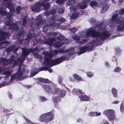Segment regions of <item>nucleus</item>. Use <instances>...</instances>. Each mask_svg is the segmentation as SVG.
I'll list each match as a JSON object with an SVG mask.
<instances>
[{
  "label": "nucleus",
  "mask_w": 124,
  "mask_h": 124,
  "mask_svg": "<svg viewBox=\"0 0 124 124\" xmlns=\"http://www.w3.org/2000/svg\"><path fill=\"white\" fill-rule=\"evenodd\" d=\"M54 117V115L52 112H50L47 113V122L52 120Z\"/></svg>",
  "instance_id": "a211bd4d"
},
{
  "label": "nucleus",
  "mask_w": 124,
  "mask_h": 124,
  "mask_svg": "<svg viewBox=\"0 0 124 124\" xmlns=\"http://www.w3.org/2000/svg\"><path fill=\"white\" fill-rule=\"evenodd\" d=\"M103 22H102L100 24H98L95 27L89 28L86 32L83 31L80 32V36L81 37L85 38L91 35V37L94 39L86 46L79 48V51L78 53V55L85 52L86 51H90L93 49L94 45H101V41L107 39L109 37L108 32L104 30L106 26L103 25Z\"/></svg>",
  "instance_id": "f257e3e1"
},
{
  "label": "nucleus",
  "mask_w": 124,
  "mask_h": 124,
  "mask_svg": "<svg viewBox=\"0 0 124 124\" xmlns=\"http://www.w3.org/2000/svg\"><path fill=\"white\" fill-rule=\"evenodd\" d=\"M38 80L39 81L41 82L45 83H46V79H45L43 78H38Z\"/></svg>",
  "instance_id": "c9c22d12"
},
{
  "label": "nucleus",
  "mask_w": 124,
  "mask_h": 124,
  "mask_svg": "<svg viewBox=\"0 0 124 124\" xmlns=\"http://www.w3.org/2000/svg\"><path fill=\"white\" fill-rule=\"evenodd\" d=\"M69 51V50H54L52 52H48L47 51V64H48L51 66L55 65V62H53L54 60H52L53 56L57 55L59 53H63L68 52Z\"/></svg>",
  "instance_id": "39448f33"
},
{
  "label": "nucleus",
  "mask_w": 124,
  "mask_h": 124,
  "mask_svg": "<svg viewBox=\"0 0 124 124\" xmlns=\"http://www.w3.org/2000/svg\"><path fill=\"white\" fill-rule=\"evenodd\" d=\"M75 50L74 48H71L70 51L69 53V55H71L74 54Z\"/></svg>",
  "instance_id": "ea45409f"
},
{
  "label": "nucleus",
  "mask_w": 124,
  "mask_h": 124,
  "mask_svg": "<svg viewBox=\"0 0 124 124\" xmlns=\"http://www.w3.org/2000/svg\"><path fill=\"white\" fill-rule=\"evenodd\" d=\"M9 36L8 33L3 32L0 30V41L6 39ZM8 44V42L7 41L1 42L0 43V48L5 47Z\"/></svg>",
  "instance_id": "1a4fd4ad"
},
{
  "label": "nucleus",
  "mask_w": 124,
  "mask_h": 124,
  "mask_svg": "<svg viewBox=\"0 0 124 124\" xmlns=\"http://www.w3.org/2000/svg\"><path fill=\"white\" fill-rule=\"evenodd\" d=\"M44 25V26L43 27L42 31L43 32L45 33H46V23H45L43 24L42 25Z\"/></svg>",
  "instance_id": "58836bf2"
},
{
  "label": "nucleus",
  "mask_w": 124,
  "mask_h": 124,
  "mask_svg": "<svg viewBox=\"0 0 124 124\" xmlns=\"http://www.w3.org/2000/svg\"><path fill=\"white\" fill-rule=\"evenodd\" d=\"M50 6L48 2H47V9L50 7Z\"/></svg>",
  "instance_id": "338daca9"
},
{
  "label": "nucleus",
  "mask_w": 124,
  "mask_h": 124,
  "mask_svg": "<svg viewBox=\"0 0 124 124\" xmlns=\"http://www.w3.org/2000/svg\"><path fill=\"white\" fill-rule=\"evenodd\" d=\"M48 65L51 66H52L49 65L48 64H47V71H48L50 73H51L52 72L53 70L51 68H49L47 67V66Z\"/></svg>",
  "instance_id": "3c124183"
},
{
  "label": "nucleus",
  "mask_w": 124,
  "mask_h": 124,
  "mask_svg": "<svg viewBox=\"0 0 124 124\" xmlns=\"http://www.w3.org/2000/svg\"><path fill=\"white\" fill-rule=\"evenodd\" d=\"M59 36L57 37V39L59 40H65V39L63 36L61 35V34L59 33Z\"/></svg>",
  "instance_id": "473e14b6"
},
{
  "label": "nucleus",
  "mask_w": 124,
  "mask_h": 124,
  "mask_svg": "<svg viewBox=\"0 0 124 124\" xmlns=\"http://www.w3.org/2000/svg\"><path fill=\"white\" fill-rule=\"evenodd\" d=\"M18 63L16 61H15L13 63V65L12 66V67H14L17 66L18 65Z\"/></svg>",
  "instance_id": "052dcab7"
},
{
  "label": "nucleus",
  "mask_w": 124,
  "mask_h": 124,
  "mask_svg": "<svg viewBox=\"0 0 124 124\" xmlns=\"http://www.w3.org/2000/svg\"><path fill=\"white\" fill-rule=\"evenodd\" d=\"M7 14V12L3 10H0V14L3 16L6 15Z\"/></svg>",
  "instance_id": "79ce46f5"
},
{
  "label": "nucleus",
  "mask_w": 124,
  "mask_h": 124,
  "mask_svg": "<svg viewBox=\"0 0 124 124\" xmlns=\"http://www.w3.org/2000/svg\"><path fill=\"white\" fill-rule=\"evenodd\" d=\"M46 119V114L45 113L41 115L39 119V120L41 122H44Z\"/></svg>",
  "instance_id": "5701e85b"
},
{
  "label": "nucleus",
  "mask_w": 124,
  "mask_h": 124,
  "mask_svg": "<svg viewBox=\"0 0 124 124\" xmlns=\"http://www.w3.org/2000/svg\"><path fill=\"white\" fill-rule=\"evenodd\" d=\"M57 79L58 83L59 84L63 86H65V85L64 84H62V76H58Z\"/></svg>",
  "instance_id": "cd10ccee"
},
{
  "label": "nucleus",
  "mask_w": 124,
  "mask_h": 124,
  "mask_svg": "<svg viewBox=\"0 0 124 124\" xmlns=\"http://www.w3.org/2000/svg\"><path fill=\"white\" fill-rule=\"evenodd\" d=\"M63 2V0H56L55 2L58 4H61Z\"/></svg>",
  "instance_id": "603ef678"
},
{
  "label": "nucleus",
  "mask_w": 124,
  "mask_h": 124,
  "mask_svg": "<svg viewBox=\"0 0 124 124\" xmlns=\"http://www.w3.org/2000/svg\"><path fill=\"white\" fill-rule=\"evenodd\" d=\"M58 9L54 8L50 10L49 11H47V16L48 14H55L58 12Z\"/></svg>",
  "instance_id": "4be33fe9"
},
{
  "label": "nucleus",
  "mask_w": 124,
  "mask_h": 124,
  "mask_svg": "<svg viewBox=\"0 0 124 124\" xmlns=\"http://www.w3.org/2000/svg\"><path fill=\"white\" fill-rule=\"evenodd\" d=\"M89 116L90 117H93L95 116V112H90L88 114Z\"/></svg>",
  "instance_id": "c03bdc74"
},
{
  "label": "nucleus",
  "mask_w": 124,
  "mask_h": 124,
  "mask_svg": "<svg viewBox=\"0 0 124 124\" xmlns=\"http://www.w3.org/2000/svg\"><path fill=\"white\" fill-rule=\"evenodd\" d=\"M38 99L40 102H44L46 101V98L43 96H40L39 97Z\"/></svg>",
  "instance_id": "2f4dec72"
},
{
  "label": "nucleus",
  "mask_w": 124,
  "mask_h": 124,
  "mask_svg": "<svg viewBox=\"0 0 124 124\" xmlns=\"http://www.w3.org/2000/svg\"><path fill=\"white\" fill-rule=\"evenodd\" d=\"M115 111L112 109L105 110L103 112V114L107 117L108 120L111 122L115 120Z\"/></svg>",
  "instance_id": "9b49d317"
},
{
  "label": "nucleus",
  "mask_w": 124,
  "mask_h": 124,
  "mask_svg": "<svg viewBox=\"0 0 124 124\" xmlns=\"http://www.w3.org/2000/svg\"><path fill=\"white\" fill-rule=\"evenodd\" d=\"M79 98L80 100L83 101H87L89 99L88 96L86 95L85 93H83L82 92L79 96Z\"/></svg>",
  "instance_id": "dca6fc26"
},
{
  "label": "nucleus",
  "mask_w": 124,
  "mask_h": 124,
  "mask_svg": "<svg viewBox=\"0 0 124 124\" xmlns=\"http://www.w3.org/2000/svg\"><path fill=\"white\" fill-rule=\"evenodd\" d=\"M72 93L74 95H80L82 92V91L80 89L78 88L74 89L72 90Z\"/></svg>",
  "instance_id": "6ab92c4d"
},
{
  "label": "nucleus",
  "mask_w": 124,
  "mask_h": 124,
  "mask_svg": "<svg viewBox=\"0 0 124 124\" xmlns=\"http://www.w3.org/2000/svg\"><path fill=\"white\" fill-rule=\"evenodd\" d=\"M89 22L91 23L94 24V23H96L95 20L93 18H91L89 20Z\"/></svg>",
  "instance_id": "49530a36"
},
{
  "label": "nucleus",
  "mask_w": 124,
  "mask_h": 124,
  "mask_svg": "<svg viewBox=\"0 0 124 124\" xmlns=\"http://www.w3.org/2000/svg\"><path fill=\"white\" fill-rule=\"evenodd\" d=\"M72 38L74 40L77 41L78 43L81 44H84L87 41V39H84L81 41H79V38L76 35H73Z\"/></svg>",
  "instance_id": "4468645a"
},
{
  "label": "nucleus",
  "mask_w": 124,
  "mask_h": 124,
  "mask_svg": "<svg viewBox=\"0 0 124 124\" xmlns=\"http://www.w3.org/2000/svg\"><path fill=\"white\" fill-rule=\"evenodd\" d=\"M42 16L41 15H39L38 16L37 18L35 19L36 21H38V23L39 25H42L44 24L46 22V21L45 20L41 19Z\"/></svg>",
  "instance_id": "2eb2a0df"
},
{
  "label": "nucleus",
  "mask_w": 124,
  "mask_h": 124,
  "mask_svg": "<svg viewBox=\"0 0 124 124\" xmlns=\"http://www.w3.org/2000/svg\"><path fill=\"white\" fill-rule=\"evenodd\" d=\"M120 110L121 112H123L124 110V107L123 105L122 104H121L120 106Z\"/></svg>",
  "instance_id": "5fc2aeb1"
},
{
  "label": "nucleus",
  "mask_w": 124,
  "mask_h": 124,
  "mask_svg": "<svg viewBox=\"0 0 124 124\" xmlns=\"http://www.w3.org/2000/svg\"><path fill=\"white\" fill-rule=\"evenodd\" d=\"M7 7L9 9L10 11L9 12L7 15L8 18H6L4 21L6 25L9 26V29L13 30H19V32H20L21 34H23V32H21L20 28H18V26H17L16 23V24L13 23L11 24L12 20H11V17L12 15V11L15 10V8L13 5L11 3H9L7 6Z\"/></svg>",
  "instance_id": "7ed1b4c3"
},
{
  "label": "nucleus",
  "mask_w": 124,
  "mask_h": 124,
  "mask_svg": "<svg viewBox=\"0 0 124 124\" xmlns=\"http://www.w3.org/2000/svg\"><path fill=\"white\" fill-rule=\"evenodd\" d=\"M59 98L58 96H56L54 99V101L55 102L57 103L58 100H59Z\"/></svg>",
  "instance_id": "09e8293b"
},
{
  "label": "nucleus",
  "mask_w": 124,
  "mask_h": 124,
  "mask_svg": "<svg viewBox=\"0 0 124 124\" xmlns=\"http://www.w3.org/2000/svg\"><path fill=\"white\" fill-rule=\"evenodd\" d=\"M111 91L114 97H116L117 96V92L116 89L115 88H113L111 89Z\"/></svg>",
  "instance_id": "393cba45"
},
{
  "label": "nucleus",
  "mask_w": 124,
  "mask_h": 124,
  "mask_svg": "<svg viewBox=\"0 0 124 124\" xmlns=\"http://www.w3.org/2000/svg\"><path fill=\"white\" fill-rule=\"evenodd\" d=\"M95 116H100L101 115V113L100 112L97 113V112H95Z\"/></svg>",
  "instance_id": "680f3d73"
},
{
  "label": "nucleus",
  "mask_w": 124,
  "mask_h": 124,
  "mask_svg": "<svg viewBox=\"0 0 124 124\" xmlns=\"http://www.w3.org/2000/svg\"><path fill=\"white\" fill-rule=\"evenodd\" d=\"M22 55L19 58L17 59L18 62L20 63L18 70L16 73L14 74L11 76L10 80V82H11L15 78H18L21 76L24 73V69H21V64L24 60L25 58L28 55H29L30 52H32L33 54L35 55L34 57L37 59L41 60L42 59L41 55H36L38 54L41 50L43 49L41 47H39L37 48V47H35L33 49H27L25 48H22Z\"/></svg>",
  "instance_id": "f03ea898"
},
{
  "label": "nucleus",
  "mask_w": 124,
  "mask_h": 124,
  "mask_svg": "<svg viewBox=\"0 0 124 124\" xmlns=\"http://www.w3.org/2000/svg\"><path fill=\"white\" fill-rule=\"evenodd\" d=\"M112 60L113 61H115L116 62H117V58L116 57L113 56L112 58Z\"/></svg>",
  "instance_id": "bf43d9fd"
},
{
  "label": "nucleus",
  "mask_w": 124,
  "mask_h": 124,
  "mask_svg": "<svg viewBox=\"0 0 124 124\" xmlns=\"http://www.w3.org/2000/svg\"><path fill=\"white\" fill-rule=\"evenodd\" d=\"M86 74L87 76L89 78H91L93 76V73L91 72H87L86 73Z\"/></svg>",
  "instance_id": "e433bc0d"
},
{
  "label": "nucleus",
  "mask_w": 124,
  "mask_h": 124,
  "mask_svg": "<svg viewBox=\"0 0 124 124\" xmlns=\"http://www.w3.org/2000/svg\"><path fill=\"white\" fill-rule=\"evenodd\" d=\"M8 96H9V97L11 99L12 98V95H11V94L10 93H9L8 94Z\"/></svg>",
  "instance_id": "774afa93"
},
{
  "label": "nucleus",
  "mask_w": 124,
  "mask_h": 124,
  "mask_svg": "<svg viewBox=\"0 0 124 124\" xmlns=\"http://www.w3.org/2000/svg\"><path fill=\"white\" fill-rule=\"evenodd\" d=\"M64 44V43L63 42L58 41L54 43V47L58 48Z\"/></svg>",
  "instance_id": "aec40b11"
},
{
  "label": "nucleus",
  "mask_w": 124,
  "mask_h": 124,
  "mask_svg": "<svg viewBox=\"0 0 124 124\" xmlns=\"http://www.w3.org/2000/svg\"><path fill=\"white\" fill-rule=\"evenodd\" d=\"M15 57L14 56H12L10 57V58L8 59H7L6 60V62H8V63L9 64L11 63L14 61V59H13Z\"/></svg>",
  "instance_id": "c756f323"
},
{
  "label": "nucleus",
  "mask_w": 124,
  "mask_h": 124,
  "mask_svg": "<svg viewBox=\"0 0 124 124\" xmlns=\"http://www.w3.org/2000/svg\"><path fill=\"white\" fill-rule=\"evenodd\" d=\"M36 31H34L33 29H31L30 30V32L28 33L27 38L23 40H18L21 43H24L25 44H27L28 43L29 41H30L31 42L33 41L34 44H36L39 42L38 40H36V37L38 36L39 33L38 32H37L36 34Z\"/></svg>",
  "instance_id": "20e7f679"
},
{
  "label": "nucleus",
  "mask_w": 124,
  "mask_h": 124,
  "mask_svg": "<svg viewBox=\"0 0 124 124\" xmlns=\"http://www.w3.org/2000/svg\"><path fill=\"white\" fill-rule=\"evenodd\" d=\"M120 15H122L124 14V8L121 9L119 12Z\"/></svg>",
  "instance_id": "6e6d98bb"
},
{
  "label": "nucleus",
  "mask_w": 124,
  "mask_h": 124,
  "mask_svg": "<svg viewBox=\"0 0 124 124\" xmlns=\"http://www.w3.org/2000/svg\"><path fill=\"white\" fill-rule=\"evenodd\" d=\"M18 47H19L18 46L16 48V46L15 45H13L8 47L6 49L7 54H8V52L11 51H13V52L15 53L17 50Z\"/></svg>",
  "instance_id": "f3484780"
},
{
  "label": "nucleus",
  "mask_w": 124,
  "mask_h": 124,
  "mask_svg": "<svg viewBox=\"0 0 124 124\" xmlns=\"http://www.w3.org/2000/svg\"><path fill=\"white\" fill-rule=\"evenodd\" d=\"M105 65L106 67H108L110 66V65L109 64L108 62H105Z\"/></svg>",
  "instance_id": "e2e57ef3"
},
{
  "label": "nucleus",
  "mask_w": 124,
  "mask_h": 124,
  "mask_svg": "<svg viewBox=\"0 0 124 124\" xmlns=\"http://www.w3.org/2000/svg\"><path fill=\"white\" fill-rule=\"evenodd\" d=\"M43 87L45 90H46V84H45L43 85Z\"/></svg>",
  "instance_id": "0e129e2a"
},
{
  "label": "nucleus",
  "mask_w": 124,
  "mask_h": 124,
  "mask_svg": "<svg viewBox=\"0 0 124 124\" xmlns=\"http://www.w3.org/2000/svg\"><path fill=\"white\" fill-rule=\"evenodd\" d=\"M69 55V54H68L66 53L60 57L54 59L53 62H55V63L54 65L59 64L62 62L64 60L68 59Z\"/></svg>",
  "instance_id": "f8f14e48"
},
{
  "label": "nucleus",
  "mask_w": 124,
  "mask_h": 124,
  "mask_svg": "<svg viewBox=\"0 0 124 124\" xmlns=\"http://www.w3.org/2000/svg\"><path fill=\"white\" fill-rule=\"evenodd\" d=\"M79 15L78 12H76L73 13L70 16V19L71 21L73 19H74L78 16Z\"/></svg>",
  "instance_id": "412c9836"
},
{
  "label": "nucleus",
  "mask_w": 124,
  "mask_h": 124,
  "mask_svg": "<svg viewBox=\"0 0 124 124\" xmlns=\"http://www.w3.org/2000/svg\"><path fill=\"white\" fill-rule=\"evenodd\" d=\"M69 23L68 24H65L64 25V28L65 30H66L67 28L69 26Z\"/></svg>",
  "instance_id": "4d7b16f0"
},
{
  "label": "nucleus",
  "mask_w": 124,
  "mask_h": 124,
  "mask_svg": "<svg viewBox=\"0 0 124 124\" xmlns=\"http://www.w3.org/2000/svg\"><path fill=\"white\" fill-rule=\"evenodd\" d=\"M23 9V8H22L21 6H18L16 8V10L17 13L18 14V13H19L21 10Z\"/></svg>",
  "instance_id": "a19ab883"
},
{
  "label": "nucleus",
  "mask_w": 124,
  "mask_h": 124,
  "mask_svg": "<svg viewBox=\"0 0 124 124\" xmlns=\"http://www.w3.org/2000/svg\"><path fill=\"white\" fill-rule=\"evenodd\" d=\"M71 32L73 33H75L76 31L77 30L76 28L73 27L70 29Z\"/></svg>",
  "instance_id": "a18cd8bd"
},
{
  "label": "nucleus",
  "mask_w": 124,
  "mask_h": 124,
  "mask_svg": "<svg viewBox=\"0 0 124 124\" xmlns=\"http://www.w3.org/2000/svg\"><path fill=\"white\" fill-rule=\"evenodd\" d=\"M50 20H53V21L55 20L54 17H53V16H52V17H50ZM49 23L50 25L52 26H55V29H56L57 28V27L56 26V24L55 23L54 21H53L52 22H51L50 21Z\"/></svg>",
  "instance_id": "b1692460"
},
{
  "label": "nucleus",
  "mask_w": 124,
  "mask_h": 124,
  "mask_svg": "<svg viewBox=\"0 0 124 124\" xmlns=\"http://www.w3.org/2000/svg\"><path fill=\"white\" fill-rule=\"evenodd\" d=\"M74 78L76 80H77L79 81H81V78L80 76H78L77 74H74L73 75Z\"/></svg>",
  "instance_id": "72a5a7b5"
},
{
  "label": "nucleus",
  "mask_w": 124,
  "mask_h": 124,
  "mask_svg": "<svg viewBox=\"0 0 124 124\" xmlns=\"http://www.w3.org/2000/svg\"><path fill=\"white\" fill-rule=\"evenodd\" d=\"M119 102V101H115L113 102V103L114 104H117Z\"/></svg>",
  "instance_id": "69168bd1"
},
{
  "label": "nucleus",
  "mask_w": 124,
  "mask_h": 124,
  "mask_svg": "<svg viewBox=\"0 0 124 124\" xmlns=\"http://www.w3.org/2000/svg\"><path fill=\"white\" fill-rule=\"evenodd\" d=\"M102 5L103 6L102 10L104 11H106L109 8V6L106 2L103 3Z\"/></svg>",
  "instance_id": "a878e982"
},
{
  "label": "nucleus",
  "mask_w": 124,
  "mask_h": 124,
  "mask_svg": "<svg viewBox=\"0 0 124 124\" xmlns=\"http://www.w3.org/2000/svg\"><path fill=\"white\" fill-rule=\"evenodd\" d=\"M59 22H66V20L63 17H58L57 19Z\"/></svg>",
  "instance_id": "4c0bfd02"
},
{
  "label": "nucleus",
  "mask_w": 124,
  "mask_h": 124,
  "mask_svg": "<svg viewBox=\"0 0 124 124\" xmlns=\"http://www.w3.org/2000/svg\"><path fill=\"white\" fill-rule=\"evenodd\" d=\"M55 40V39L54 38L47 39V45H51Z\"/></svg>",
  "instance_id": "bb28decb"
},
{
  "label": "nucleus",
  "mask_w": 124,
  "mask_h": 124,
  "mask_svg": "<svg viewBox=\"0 0 124 124\" xmlns=\"http://www.w3.org/2000/svg\"><path fill=\"white\" fill-rule=\"evenodd\" d=\"M75 1L74 0H69L67 3V4L69 6L73 5Z\"/></svg>",
  "instance_id": "f704fd0d"
},
{
  "label": "nucleus",
  "mask_w": 124,
  "mask_h": 124,
  "mask_svg": "<svg viewBox=\"0 0 124 124\" xmlns=\"http://www.w3.org/2000/svg\"><path fill=\"white\" fill-rule=\"evenodd\" d=\"M3 74L6 75L5 76V78H8L9 76H10L11 75V72L9 71H5L3 73Z\"/></svg>",
  "instance_id": "7c9ffc66"
},
{
  "label": "nucleus",
  "mask_w": 124,
  "mask_h": 124,
  "mask_svg": "<svg viewBox=\"0 0 124 124\" xmlns=\"http://www.w3.org/2000/svg\"><path fill=\"white\" fill-rule=\"evenodd\" d=\"M91 0H78V2L79 3L82 4L80 6V8L81 9H83L87 7V5H90Z\"/></svg>",
  "instance_id": "ddd939ff"
},
{
  "label": "nucleus",
  "mask_w": 124,
  "mask_h": 124,
  "mask_svg": "<svg viewBox=\"0 0 124 124\" xmlns=\"http://www.w3.org/2000/svg\"><path fill=\"white\" fill-rule=\"evenodd\" d=\"M121 70V68L120 67H117L115 68L114 71L116 72H119Z\"/></svg>",
  "instance_id": "37998d69"
},
{
  "label": "nucleus",
  "mask_w": 124,
  "mask_h": 124,
  "mask_svg": "<svg viewBox=\"0 0 124 124\" xmlns=\"http://www.w3.org/2000/svg\"><path fill=\"white\" fill-rule=\"evenodd\" d=\"M32 11L38 12L41 10H46V0H40L31 8Z\"/></svg>",
  "instance_id": "423d86ee"
},
{
  "label": "nucleus",
  "mask_w": 124,
  "mask_h": 124,
  "mask_svg": "<svg viewBox=\"0 0 124 124\" xmlns=\"http://www.w3.org/2000/svg\"><path fill=\"white\" fill-rule=\"evenodd\" d=\"M100 124H109V123L108 121L104 120L101 122Z\"/></svg>",
  "instance_id": "de8ad7c7"
},
{
  "label": "nucleus",
  "mask_w": 124,
  "mask_h": 124,
  "mask_svg": "<svg viewBox=\"0 0 124 124\" xmlns=\"http://www.w3.org/2000/svg\"><path fill=\"white\" fill-rule=\"evenodd\" d=\"M120 50L119 48H116L115 51V52L117 54H118L120 52Z\"/></svg>",
  "instance_id": "864d4df0"
},
{
  "label": "nucleus",
  "mask_w": 124,
  "mask_h": 124,
  "mask_svg": "<svg viewBox=\"0 0 124 124\" xmlns=\"http://www.w3.org/2000/svg\"><path fill=\"white\" fill-rule=\"evenodd\" d=\"M42 54L44 55V61L43 62V67H40L39 69L35 68L34 70L35 71H31V77H33L36 74H37L40 71L43 70L46 71V52L43 51L42 52Z\"/></svg>",
  "instance_id": "6e6552de"
},
{
  "label": "nucleus",
  "mask_w": 124,
  "mask_h": 124,
  "mask_svg": "<svg viewBox=\"0 0 124 124\" xmlns=\"http://www.w3.org/2000/svg\"><path fill=\"white\" fill-rule=\"evenodd\" d=\"M30 19L26 17V16L24 17L23 19V21H20L18 22L17 23L18 25H20L21 26V27H23V25H24L26 23L29 24L30 25V26L33 28H39V23L37 22H34L30 24Z\"/></svg>",
  "instance_id": "0eeeda50"
},
{
  "label": "nucleus",
  "mask_w": 124,
  "mask_h": 124,
  "mask_svg": "<svg viewBox=\"0 0 124 124\" xmlns=\"http://www.w3.org/2000/svg\"><path fill=\"white\" fill-rule=\"evenodd\" d=\"M64 11V9L63 8H60L58 12L59 13L62 14Z\"/></svg>",
  "instance_id": "8fccbe9b"
},
{
  "label": "nucleus",
  "mask_w": 124,
  "mask_h": 124,
  "mask_svg": "<svg viewBox=\"0 0 124 124\" xmlns=\"http://www.w3.org/2000/svg\"><path fill=\"white\" fill-rule=\"evenodd\" d=\"M48 93L49 95H50V94H58L61 98L63 97L65 94V92L64 90H61L58 88L56 89L55 91H53L49 85H47V93Z\"/></svg>",
  "instance_id": "9d476101"
},
{
  "label": "nucleus",
  "mask_w": 124,
  "mask_h": 124,
  "mask_svg": "<svg viewBox=\"0 0 124 124\" xmlns=\"http://www.w3.org/2000/svg\"><path fill=\"white\" fill-rule=\"evenodd\" d=\"M53 17L54 18L55 20H57L58 19V16L57 15H54L53 16Z\"/></svg>",
  "instance_id": "13d9d810"
},
{
  "label": "nucleus",
  "mask_w": 124,
  "mask_h": 124,
  "mask_svg": "<svg viewBox=\"0 0 124 124\" xmlns=\"http://www.w3.org/2000/svg\"><path fill=\"white\" fill-rule=\"evenodd\" d=\"M98 4L97 2L94 1H91L90 3V5L91 7H96L98 5Z\"/></svg>",
  "instance_id": "c85d7f7f"
}]
</instances>
